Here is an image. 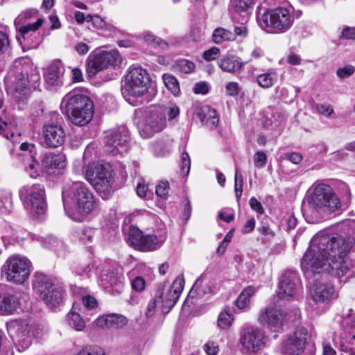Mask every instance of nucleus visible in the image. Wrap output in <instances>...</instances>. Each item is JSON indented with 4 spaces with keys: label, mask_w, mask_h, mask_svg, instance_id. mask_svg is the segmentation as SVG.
Here are the masks:
<instances>
[{
    "label": "nucleus",
    "mask_w": 355,
    "mask_h": 355,
    "mask_svg": "<svg viewBox=\"0 0 355 355\" xmlns=\"http://www.w3.org/2000/svg\"><path fill=\"white\" fill-rule=\"evenodd\" d=\"M354 243V239L349 238L345 241L337 234H317L311 241L302 259V270L304 272L321 273L331 268L338 275H344L352 269V273L355 274V259H345L346 253Z\"/></svg>",
    "instance_id": "nucleus-1"
},
{
    "label": "nucleus",
    "mask_w": 355,
    "mask_h": 355,
    "mask_svg": "<svg viewBox=\"0 0 355 355\" xmlns=\"http://www.w3.org/2000/svg\"><path fill=\"white\" fill-rule=\"evenodd\" d=\"M306 207L313 215L327 216L339 209L341 202L329 185L315 183L307 191L303 211Z\"/></svg>",
    "instance_id": "nucleus-2"
},
{
    "label": "nucleus",
    "mask_w": 355,
    "mask_h": 355,
    "mask_svg": "<svg viewBox=\"0 0 355 355\" xmlns=\"http://www.w3.org/2000/svg\"><path fill=\"white\" fill-rule=\"evenodd\" d=\"M60 107L64 109L69 120L76 125H86L94 116V106L92 101L78 91L66 94L62 98Z\"/></svg>",
    "instance_id": "nucleus-3"
},
{
    "label": "nucleus",
    "mask_w": 355,
    "mask_h": 355,
    "mask_svg": "<svg viewBox=\"0 0 355 355\" xmlns=\"http://www.w3.org/2000/svg\"><path fill=\"white\" fill-rule=\"evenodd\" d=\"M68 199L74 204L76 211L83 216L95 211L98 207L92 192L83 182L65 183L62 189V200L64 206Z\"/></svg>",
    "instance_id": "nucleus-4"
},
{
    "label": "nucleus",
    "mask_w": 355,
    "mask_h": 355,
    "mask_svg": "<svg viewBox=\"0 0 355 355\" xmlns=\"http://www.w3.org/2000/svg\"><path fill=\"white\" fill-rule=\"evenodd\" d=\"M295 17L286 8L268 9L258 17V22L265 31L270 33H284L291 29Z\"/></svg>",
    "instance_id": "nucleus-5"
},
{
    "label": "nucleus",
    "mask_w": 355,
    "mask_h": 355,
    "mask_svg": "<svg viewBox=\"0 0 355 355\" xmlns=\"http://www.w3.org/2000/svg\"><path fill=\"white\" fill-rule=\"evenodd\" d=\"M85 178L103 198L107 199L111 196L113 178L109 165L95 162L89 164Z\"/></svg>",
    "instance_id": "nucleus-6"
},
{
    "label": "nucleus",
    "mask_w": 355,
    "mask_h": 355,
    "mask_svg": "<svg viewBox=\"0 0 355 355\" xmlns=\"http://www.w3.org/2000/svg\"><path fill=\"white\" fill-rule=\"evenodd\" d=\"M32 66L26 63V60L20 58L16 60L13 64V69L10 72V76H15L17 80L13 92V98L18 110H23L27 103L29 96V76L28 69Z\"/></svg>",
    "instance_id": "nucleus-7"
},
{
    "label": "nucleus",
    "mask_w": 355,
    "mask_h": 355,
    "mask_svg": "<svg viewBox=\"0 0 355 355\" xmlns=\"http://www.w3.org/2000/svg\"><path fill=\"white\" fill-rule=\"evenodd\" d=\"M19 197L26 209L34 216L45 213V191L41 184L26 185L19 190Z\"/></svg>",
    "instance_id": "nucleus-8"
},
{
    "label": "nucleus",
    "mask_w": 355,
    "mask_h": 355,
    "mask_svg": "<svg viewBox=\"0 0 355 355\" xmlns=\"http://www.w3.org/2000/svg\"><path fill=\"white\" fill-rule=\"evenodd\" d=\"M150 85V78L148 71L141 67L132 65L125 76L123 89L133 96H143Z\"/></svg>",
    "instance_id": "nucleus-9"
},
{
    "label": "nucleus",
    "mask_w": 355,
    "mask_h": 355,
    "mask_svg": "<svg viewBox=\"0 0 355 355\" xmlns=\"http://www.w3.org/2000/svg\"><path fill=\"white\" fill-rule=\"evenodd\" d=\"M33 287L46 305L51 308L55 307L62 302L63 289L53 284L49 278L43 274L35 275Z\"/></svg>",
    "instance_id": "nucleus-10"
},
{
    "label": "nucleus",
    "mask_w": 355,
    "mask_h": 355,
    "mask_svg": "<svg viewBox=\"0 0 355 355\" xmlns=\"http://www.w3.org/2000/svg\"><path fill=\"white\" fill-rule=\"evenodd\" d=\"M31 266V263L26 257L14 254L6 261L2 270L8 282L21 284L29 277Z\"/></svg>",
    "instance_id": "nucleus-11"
},
{
    "label": "nucleus",
    "mask_w": 355,
    "mask_h": 355,
    "mask_svg": "<svg viewBox=\"0 0 355 355\" xmlns=\"http://www.w3.org/2000/svg\"><path fill=\"white\" fill-rule=\"evenodd\" d=\"M166 106L157 105L149 108L139 127L143 137H149L162 131L166 126Z\"/></svg>",
    "instance_id": "nucleus-12"
},
{
    "label": "nucleus",
    "mask_w": 355,
    "mask_h": 355,
    "mask_svg": "<svg viewBox=\"0 0 355 355\" xmlns=\"http://www.w3.org/2000/svg\"><path fill=\"white\" fill-rule=\"evenodd\" d=\"M130 134L125 125L115 127L106 132L104 149L111 155H122L130 147Z\"/></svg>",
    "instance_id": "nucleus-13"
},
{
    "label": "nucleus",
    "mask_w": 355,
    "mask_h": 355,
    "mask_svg": "<svg viewBox=\"0 0 355 355\" xmlns=\"http://www.w3.org/2000/svg\"><path fill=\"white\" fill-rule=\"evenodd\" d=\"M307 331L302 329L290 334L282 343V355H314L315 349L307 343Z\"/></svg>",
    "instance_id": "nucleus-14"
},
{
    "label": "nucleus",
    "mask_w": 355,
    "mask_h": 355,
    "mask_svg": "<svg viewBox=\"0 0 355 355\" xmlns=\"http://www.w3.org/2000/svg\"><path fill=\"white\" fill-rule=\"evenodd\" d=\"M121 61V56L116 50L92 53L87 57L86 71L89 76H94L109 67L119 64Z\"/></svg>",
    "instance_id": "nucleus-15"
},
{
    "label": "nucleus",
    "mask_w": 355,
    "mask_h": 355,
    "mask_svg": "<svg viewBox=\"0 0 355 355\" xmlns=\"http://www.w3.org/2000/svg\"><path fill=\"white\" fill-rule=\"evenodd\" d=\"M184 286V279L182 276H178L173 281L172 285L160 284L156 291L155 297L161 304L163 312H168L175 304Z\"/></svg>",
    "instance_id": "nucleus-16"
},
{
    "label": "nucleus",
    "mask_w": 355,
    "mask_h": 355,
    "mask_svg": "<svg viewBox=\"0 0 355 355\" xmlns=\"http://www.w3.org/2000/svg\"><path fill=\"white\" fill-rule=\"evenodd\" d=\"M98 270V279L100 284L105 288H112L113 293L119 294L123 289V279L122 268L116 264L104 263Z\"/></svg>",
    "instance_id": "nucleus-17"
},
{
    "label": "nucleus",
    "mask_w": 355,
    "mask_h": 355,
    "mask_svg": "<svg viewBox=\"0 0 355 355\" xmlns=\"http://www.w3.org/2000/svg\"><path fill=\"white\" fill-rule=\"evenodd\" d=\"M266 338L259 328L252 325H244L239 333V343L247 352H257L266 345Z\"/></svg>",
    "instance_id": "nucleus-18"
},
{
    "label": "nucleus",
    "mask_w": 355,
    "mask_h": 355,
    "mask_svg": "<svg viewBox=\"0 0 355 355\" xmlns=\"http://www.w3.org/2000/svg\"><path fill=\"white\" fill-rule=\"evenodd\" d=\"M10 331L15 334L14 340L19 351L26 349L32 343L30 327L25 320H15L8 324Z\"/></svg>",
    "instance_id": "nucleus-19"
},
{
    "label": "nucleus",
    "mask_w": 355,
    "mask_h": 355,
    "mask_svg": "<svg viewBox=\"0 0 355 355\" xmlns=\"http://www.w3.org/2000/svg\"><path fill=\"white\" fill-rule=\"evenodd\" d=\"M300 287V279L293 270H286L280 277L277 295L279 299L289 300Z\"/></svg>",
    "instance_id": "nucleus-20"
},
{
    "label": "nucleus",
    "mask_w": 355,
    "mask_h": 355,
    "mask_svg": "<svg viewBox=\"0 0 355 355\" xmlns=\"http://www.w3.org/2000/svg\"><path fill=\"white\" fill-rule=\"evenodd\" d=\"M286 315L281 309L275 307H266L259 315V322L272 331H278L284 321Z\"/></svg>",
    "instance_id": "nucleus-21"
},
{
    "label": "nucleus",
    "mask_w": 355,
    "mask_h": 355,
    "mask_svg": "<svg viewBox=\"0 0 355 355\" xmlns=\"http://www.w3.org/2000/svg\"><path fill=\"white\" fill-rule=\"evenodd\" d=\"M44 144L50 148H57L62 146L65 141V132L60 125L53 122L46 123L42 129Z\"/></svg>",
    "instance_id": "nucleus-22"
},
{
    "label": "nucleus",
    "mask_w": 355,
    "mask_h": 355,
    "mask_svg": "<svg viewBox=\"0 0 355 355\" xmlns=\"http://www.w3.org/2000/svg\"><path fill=\"white\" fill-rule=\"evenodd\" d=\"M312 299L317 303H324L334 293V286L329 283L315 281L310 290Z\"/></svg>",
    "instance_id": "nucleus-23"
},
{
    "label": "nucleus",
    "mask_w": 355,
    "mask_h": 355,
    "mask_svg": "<svg viewBox=\"0 0 355 355\" xmlns=\"http://www.w3.org/2000/svg\"><path fill=\"white\" fill-rule=\"evenodd\" d=\"M43 171L46 173H53L55 170L64 168L66 157L62 153H47L42 159Z\"/></svg>",
    "instance_id": "nucleus-24"
},
{
    "label": "nucleus",
    "mask_w": 355,
    "mask_h": 355,
    "mask_svg": "<svg viewBox=\"0 0 355 355\" xmlns=\"http://www.w3.org/2000/svg\"><path fill=\"white\" fill-rule=\"evenodd\" d=\"M196 114L202 123L210 129L216 128L219 122L216 110L207 105L197 107Z\"/></svg>",
    "instance_id": "nucleus-25"
},
{
    "label": "nucleus",
    "mask_w": 355,
    "mask_h": 355,
    "mask_svg": "<svg viewBox=\"0 0 355 355\" xmlns=\"http://www.w3.org/2000/svg\"><path fill=\"white\" fill-rule=\"evenodd\" d=\"M64 69L61 62L56 61L49 65L44 75L45 82L51 86L59 85L62 83Z\"/></svg>",
    "instance_id": "nucleus-26"
},
{
    "label": "nucleus",
    "mask_w": 355,
    "mask_h": 355,
    "mask_svg": "<svg viewBox=\"0 0 355 355\" xmlns=\"http://www.w3.org/2000/svg\"><path fill=\"white\" fill-rule=\"evenodd\" d=\"M19 306V299L12 294L3 293L0 286V313L10 314L16 311Z\"/></svg>",
    "instance_id": "nucleus-27"
},
{
    "label": "nucleus",
    "mask_w": 355,
    "mask_h": 355,
    "mask_svg": "<svg viewBox=\"0 0 355 355\" xmlns=\"http://www.w3.org/2000/svg\"><path fill=\"white\" fill-rule=\"evenodd\" d=\"M173 139L169 137L160 138L151 144V149L157 157H164L169 155L173 147Z\"/></svg>",
    "instance_id": "nucleus-28"
},
{
    "label": "nucleus",
    "mask_w": 355,
    "mask_h": 355,
    "mask_svg": "<svg viewBox=\"0 0 355 355\" xmlns=\"http://www.w3.org/2000/svg\"><path fill=\"white\" fill-rule=\"evenodd\" d=\"M0 135L7 139L15 141L20 135V130L15 119L3 121L0 119Z\"/></svg>",
    "instance_id": "nucleus-29"
},
{
    "label": "nucleus",
    "mask_w": 355,
    "mask_h": 355,
    "mask_svg": "<svg viewBox=\"0 0 355 355\" xmlns=\"http://www.w3.org/2000/svg\"><path fill=\"white\" fill-rule=\"evenodd\" d=\"M66 320L68 325L77 331H83L86 327L85 321L76 310L74 305L67 313Z\"/></svg>",
    "instance_id": "nucleus-30"
},
{
    "label": "nucleus",
    "mask_w": 355,
    "mask_h": 355,
    "mask_svg": "<svg viewBox=\"0 0 355 355\" xmlns=\"http://www.w3.org/2000/svg\"><path fill=\"white\" fill-rule=\"evenodd\" d=\"M165 236H157L155 234L144 235L141 251H153L159 248L165 241Z\"/></svg>",
    "instance_id": "nucleus-31"
},
{
    "label": "nucleus",
    "mask_w": 355,
    "mask_h": 355,
    "mask_svg": "<svg viewBox=\"0 0 355 355\" xmlns=\"http://www.w3.org/2000/svg\"><path fill=\"white\" fill-rule=\"evenodd\" d=\"M217 289L213 281L204 282L202 278L198 279L193 286L191 292H196L199 296L214 293Z\"/></svg>",
    "instance_id": "nucleus-32"
},
{
    "label": "nucleus",
    "mask_w": 355,
    "mask_h": 355,
    "mask_svg": "<svg viewBox=\"0 0 355 355\" xmlns=\"http://www.w3.org/2000/svg\"><path fill=\"white\" fill-rule=\"evenodd\" d=\"M220 69L227 72H234L243 67L240 59L235 56H225L218 62Z\"/></svg>",
    "instance_id": "nucleus-33"
},
{
    "label": "nucleus",
    "mask_w": 355,
    "mask_h": 355,
    "mask_svg": "<svg viewBox=\"0 0 355 355\" xmlns=\"http://www.w3.org/2000/svg\"><path fill=\"white\" fill-rule=\"evenodd\" d=\"M24 166L25 171L33 178L38 177L44 171L42 163L40 164L34 155H31L30 157L26 158L24 161Z\"/></svg>",
    "instance_id": "nucleus-34"
},
{
    "label": "nucleus",
    "mask_w": 355,
    "mask_h": 355,
    "mask_svg": "<svg viewBox=\"0 0 355 355\" xmlns=\"http://www.w3.org/2000/svg\"><path fill=\"white\" fill-rule=\"evenodd\" d=\"M212 40L218 44L227 41H234V35L230 30L223 27H218L214 29L212 33Z\"/></svg>",
    "instance_id": "nucleus-35"
},
{
    "label": "nucleus",
    "mask_w": 355,
    "mask_h": 355,
    "mask_svg": "<svg viewBox=\"0 0 355 355\" xmlns=\"http://www.w3.org/2000/svg\"><path fill=\"white\" fill-rule=\"evenodd\" d=\"M257 289L252 286H249L243 289L236 299V306L240 309L247 307L250 303L251 297L254 295Z\"/></svg>",
    "instance_id": "nucleus-36"
},
{
    "label": "nucleus",
    "mask_w": 355,
    "mask_h": 355,
    "mask_svg": "<svg viewBox=\"0 0 355 355\" xmlns=\"http://www.w3.org/2000/svg\"><path fill=\"white\" fill-rule=\"evenodd\" d=\"M162 79L164 85L173 95L178 96L180 94L179 82L174 76L170 73H164L162 75Z\"/></svg>",
    "instance_id": "nucleus-37"
},
{
    "label": "nucleus",
    "mask_w": 355,
    "mask_h": 355,
    "mask_svg": "<svg viewBox=\"0 0 355 355\" xmlns=\"http://www.w3.org/2000/svg\"><path fill=\"white\" fill-rule=\"evenodd\" d=\"M144 237V233L138 228L131 227L128 234V242L135 249L141 250Z\"/></svg>",
    "instance_id": "nucleus-38"
},
{
    "label": "nucleus",
    "mask_w": 355,
    "mask_h": 355,
    "mask_svg": "<svg viewBox=\"0 0 355 355\" xmlns=\"http://www.w3.org/2000/svg\"><path fill=\"white\" fill-rule=\"evenodd\" d=\"M277 73L275 71H269L261 73L257 77V81L260 87L264 89L272 87L277 80Z\"/></svg>",
    "instance_id": "nucleus-39"
},
{
    "label": "nucleus",
    "mask_w": 355,
    "mask_h": 355,
    "mask_svg": "<svg viewBox=\"0 0 355 355\" xmlns=\"http://www.w3.org/2000/svg\"><path fill=\"white\" fill-rule=\"evenodd\" d=\"M195 67L196 65L193 62L186 59L178 60L172 66L174 71L183 74L193 72Z\"/></svg>",
    "instance_id": "nucleus-40"
},
{
    "label": "nucleus",
    "mask_w": 355,
    "mask_h": 355,
    "mask_svg": "<svg viewBox=\"0 0 355 355\" xmlns=\"http://www.w3.org/2000/svg\"><path fill=\"white\" fill-rule=\"evenodd\" d=\"M254 3V0H231L230 8L237 13L247 12Z\"/></svg>",
    "instance_id": "nucleus-41"
},
{
    "label": "nucleus",
    "mask_w": 355,
    "mask_h": 355,
    "mask_svg": "<svg viewBox=\"0 0 355 355\" xmlns=\"http://www.w3.org/2000/svg\"><path fill=\"white\" fill-rule=\"evenodd\" d=\"M343 327L348 341L355 342V320L351 318H345L343 321Z\"/></svg>",
    "instance_id": "nucleus-42"
},
{
    "label": "nucleus",
    "mask_w": 355,
    "mask_h": 355,
    "mask_svg": "<svg viewBox=\"0 0 355 355\" xmlns=\"http://www.w3.org/2000/svg\"><path fill=\"white\" fill-rule=\"evenodd\" d=\"M110 329H121L128 323L127 318L121 314H109Z\"/></svg>",
    "instance_id": "nucleus-43"
},
{
    "label": "nucleus",
    "mask_w": 355,
    "mask_h": 355,
    "mask_svg": "<svg viewBox=\"0 0 355 355\" xmlns=\"http://www.w3.org/2000/svg\"><path fill=\"white\" fill-rule=\"evenodd\" d=\"M44 245L52 250L58 252L64 249V243L62 241L53 236H47L44 241Z\"/></svg>",
    "instance_id": "nucleus-44"
},
{
    "label": "nucleus",
    "mask_w": 355,
    "mask_h": 355,
    "mask_svg": "<svg viewBox=\"0 0 355 355\" xmlns=\"http://www.w3.org/2000/svg\"><path fill=\"white\" fill-rule=\"evenodd\" d=\"M38 11L35 8H28L22 11L15 19V24L18 25L24 23L26 20L37 15Z\"/></svg>",
    "instance_id": "nucleus-45"
},
{
    "label": "nucleus",
    "mask_w": 355,
    "mask_h": 355,
    "mask_svg": "<svg viewBox=\"0 0 355 355\" xmlns=\"http://www.w3.org/2000/svg\"><path fill=\"white\" fill-rule=\"evenodd\" d=\"M232 315L227 311H222L218 318V326L221 329H227L232 324Z\"/></svg>",
    "instance_id": "nucleus-46"
},
{
    "label": "nucleus",
    "mask_w": 355,
    "mask_h": 355,
    "mask_svg": "<svg viewBox=\"0 0 355 355\" xmlns=\"http://www.w3.org/2000/svg\"><path fill=\"white\" fill-rule=\"evenodd\" d=\"M243 175L242 174L236 169L235 171L234 175V190L236 193V197L238 200H239L242 192H243Z\"/></svg>",
    "instance_id": "nucleus-47"
},
{
    "label": "nucleus",
    "mask_w": 355,
    "mask_h": 355,
    "mask_svg": "<svg viewBox=\"0 0 355 355\" xmlns=\"http://www.w3.org/2000/svg\"><path fill=\"white\" fill-rule=\"evenodd\" d=\"M204 350L207 355H216L219 352V345L217 340L209 339L204 345Z\"/></svg>",
    "instance_id": "nucleus-48"
},
{
    "label": "nucleus",
    "mask_w": 355,
    "mask_h": 355,
    "mask_svg": "<svg viewBox=\"0 0 355 355\" xmlns=\"http://www.w3.org/2000/svg\"><path fill=\"white\" fill-rule=\"evenodd\" d=\"M44 20L42 18H39L36 22L28 24L19 28L20 33L24 37V35L29 31H37L42 24Z\"/></svg>",
    "instance_id": "nucleus-49"
},
{
    "label": "nucleus",
    "mask_w": 355,
    "mask_h": 355,
    "mask_svg": "<svg viewBox=\"0 0 355 355\" xmlns=\"http://www.w3.org/2000/svg\"><path fill=\"white\" fill-rule=\"evenodd\" d=\"M80 351L83 355H105L104 349L96 345L85 346Z\"/></svg>",
    "instance_id": "nucleus-50"
},
{
    "label": "nucleus",
    "mask_w": 355,
    "mask_h": 355,
    "mask_svg": "<svg viewBox=\"0 0 355 355\" xmlns=\"http://www.w3.org/2000/svg\"><path fill=\"white\" fill-rule=\"evenodd\" d=\"M95 230L90 227H85L81 230L80 233V239L84 243H90L92 242L94 236H95Z\"/></svg>",
    "instance_id": "nucleus-51"
},
{
    "label": "nucleus",
    "mask_w": 355,
    "mask_h": 355,
    "mask_svg": "<svg viewBox=\"0 0 355 355\" xmlns=\"http://www.w3.org/2000/svg\"><path fill=\"white\" fill-rule=\"evenodd\" d=\"M355 71V69L352 65H346L339 68L336 71V75L340 78L344 79L352 76Z\"/></svg>",
    "instance_id": "nucleus-52"
},
{
    "label": "nucleus",
    "mask_w": 355,
    "mask_h": 355,
    "mask_svg": "<svg viewBox=\"0 0 355 355\" xmlns=\"http://www.w3.org/2000/svg\"><path fill=\"white\" fill-rule=\"evenodd\" d=\"M169 184L167 181H161L156 187V193L158 196L166 198L168 193Z\"/></svg>",
    "instance_id": "nucleus-53"
},
{
    "label": "nucleus",
    "mask_w": 355,
    "mask_h": 355,
    "mask_svg": "<svg viewBox=\"0 0 355 355\" xmlns=\"http://www.w3.org/2000/svg\"><path fill=\"white\" fill-rule=\"evenodd\" d=\"M82 303L85 308L92 310L97 307V300L91 295H85L81 297Z\"/></svg>",
    "instance_id": "nucleus-54"
},
{
    "label": "nucleus",
    "mask_w": 355,
    "mask_h": 355,
    "mask_svg": "<svg viewBox=\"0 0 355 355\" xmlns=\"http://www.w3.org/2000/svg\"><path fill=\"white\" fill-rule=\"evenodd\" d=\"M220 49L218 47H211L203 53L202 57L207 61H212L218 58Z\"/></svg>",
    "instance_id": "nucleus-55"
},
{
    "label": "nucleus",
    "mask_w": 355,
    "mask_h": 355,
    "mask_svg": "<svg viewBox=\"0 0 355 355\" xmlns=\"http://www.w3.org/2000/svg\"><path fill=\"white\" fill-rule=\"evenodd\" d=\"M340 350L345 353L346 355H355V342H342Z\"/></svg>",
    "instance_id": "nucleus-56"
},
{
    "label": "nucleus",
    "mask_w": 355,
    "mask_h": 355,
    "mask_svg": "<svg viewBox=\"0 0 355 355\" xmlns=\"http://www.w3.org/2000/svg\"><path fill=\"white\" fill-rule=\"evenodd\" d=\"M191 160L189 155L187 153L184 152L182 155V172L184 175H187L190 171Z\"/></svg>",
    "instance_id": "nucleus-57"
},
{
    "label": "nucleus",
    "mask_w": 355,
    "mask_h": 355,
    "mask_svg": "<svg viewBox=\"0 0 355 355\" xmlns=\"http://www.w3.org/2000/svg\"><path fill=\"white\" fill-rule=\"evenodd\" d=\"M11 200L10 195L7 196H0V212L6 213L10 211Z\"/></svg>",
    "instance_id": "nucleus-58"
},
{
    "label": "nucleus",
    "mask_w": 355,
    "mask_h": 355,
    "mask_svg": "<svg viewBox=\"0 0 355 355\" xmlns=\"http://www.w3.org/2000/svg\"><path fill=\"white\" fill-rule=\"evenodd\" d=\"M132 288L133 290L137 292L142 291L146 286V282L144 279L141 277H136L132 281Z\"/></svg>",
    "instance_id": "nucleus-59"
},
{
    "label": "nucleus",
    "mask_w": 355,
    "mask_h": 355,
    "mask_svg": "<svg viewBox=\"0 0 355 355\" xmlns=\"http://www.w3.org/2000/svg\"><path fill=\"white\" fill-rule=\"evenodd\" d=\"M159 306L161 308V304L159 303V300L156 297L152 299L148 304L146 315L147 317L152 316L155 311V308Z\"/></svg>",
    "instance_id": "nucleus-60"
},
{
    "label": "nucleus",
    "mask_w": 355,
    "mask_h": 355,
    "mask_svg": "<svg viewBox=\"0 0 355 355\" xmlns=\"http://www.w3.org/2000/svg\"><path fill=\"white\" fill-rule=\"evenodd\" d=\"M254 162L257 166L263 167L266 165L267 162V157L264 152L258 151L254 156Z\"/></svg>",
    "instance_id": "nucleus-61"
},
{
    "label": "nucleus",
    "mask_w": 355,
    "mask_h": 355,
    "mask_svg": "<svg viewBox=\"0 0 355 355\" xmlns=\"http://www.w3.org/2000/svg\"><path fill=\"white\" fill-rule=\"evenodd\" d=\"M317 111L326 117H329L334 112L333 108L329 105H316Z\"/></svg>",
    "instance_id": "nucleus-62"
},
{
    "label": "nucleus",
    "mask_w": 355,
    "mask_h": 355,
    "mask_svg": "<svg viewBox=\"0 0 355 355\" xmlns=\"http://www.w3.org/2000/svg\"><path fill=\"white\" fill-rule=\"evenodd\" d=\"M109 314L98 317L95 320V324L101 329H110Z\"/></svg>",
    "instance_id": "nucleus-63"
},
{
    "label": "nucleus",
    "mask_w": 355,
    "mask_h": 355,
    "mask_svg": "<svg viewBox=\"0 0 355 355\" xmlns=\"http://www.w3.org/2000/svg\"><path fill=\"white\" fill-rule=\"evenodd\" d=\"M248 28L245 26L241 24L239 26H234V31L232 32L234 35V40H236V36L245 37L248 35Z\"/></svg>",
    "instance_id": "nucleus-64"
}]
</instances>
